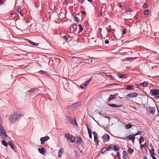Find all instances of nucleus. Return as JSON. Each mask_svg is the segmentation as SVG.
<instances>
[{
  "instance_id": "obj_31",
  "label": "nucleus",
  "mask_w": 159,
  "mask_h": 159,
  "mask_svg": "<svg viewBox=\"0 0 159 159\" xmlns=\"http://www.w3.org/2000/svg\"><path fill=\"white\" fill-rule=\"evenodd\" d=\"M107 151V148H106V147H104L101 150V152L103 154L105 152Z\"/></svg>"
},
{
  "instance_id": "obj_3",
  "label": "nucleus",
  "mask_w": 159,
  "mask_h": 159,
  "mask_svg": "<svg viewBox=\"0 0 159 159\" xmlns=\"http://www.w3.org/2000/svg\"><path fill=\"white\" fill-rule=\"evenodd\" d=\"M107 151L114 150L115 151H119L120 148L118 145H116L113 144L110 145L107 147Z\"/></svg>"
},
{
  "instance_id": "obj_13",
  "label": "nucleus",
  "mask_w": 159,
  "mask_h": 159,
  "mask_svg": "<svg viewBox=\"0 0 159 159\" xmlns=\"http://www.w3.org/2000/svg\"><path fill=\"white\" fill-rule=\"evenodd\" d=\"M38 150L39 153L43 155H44L46 153V150L43 147L41 148H39Z\"/></svg>"
},
{
  "instance_id": "obj_26",
  "label": "nucleus",
  "mask_w": 159,
  "mask_h": 159,
  "mask_svg": "<svg viewBox=\"0 0 159 159\" xmlns=\"http://www.w3.org/2000/svg\"><path fill=\"white\" fill-rule=\"evenodd\" d=\"M148 82L147 81H144L141 83L142 86L143 87H146L148 85Z\"/></svg>"
},
{
  "instance_id": "obj_22",
  "label": "nucleus",
  "mask_w": 159,
  "mask_h": 159,
  "mask_svg": "<svg viewBox=\"0 0 159 159\" xmlns=\"http://www.w3.org/2000/svg\"><path fill=\"white\" fill-rule=\"evenodd\" d=\"M63 153V150L62 148H60V149L59 150L58 152V157H61L62 154Z\"/></svg>"
},
{
  "instance_id": "obj_57",
  "label": "nucleus",
  "mask_w": 159,
  "mask_h": 159,
  "mask_svg": "<svg viewBox=\"0 0 159 159\" xmlns=\"http://www.w3.org/2000/svg\"><path fill=\"white\" fill-rule=\"evenodd\" d=\"M131 107H133V108L134 109V110L135 111L137 110V108L135 107H132V106H131Z\"/></svg>"
},
{
  "instance_id": "obj_38",
  "label": "nucleus",
  "mask_w": 159,
  "mask_h": 159,
  "mask_svg": "<svg viewBox=\"0 0 159 159\" xmlns=\"http://www.w3.org/2000/svg\"><path fill=\"white\" fill-rule=\"evenodd\" d=\"M149 152L150 156L152 157V159H157V158L154 156V155L152 153L151 151L150 150Z\"/></svg>"
},
{
  "instance_id": "obj_36",
  "label": "nucleus",
  "mask_w": 159,
  "mask_h": 159,
  "mask_svg": "<svg viewBox=\"0 0 159 159\" xmlns=\"http://www.w3.org/2000/svg\"><path fill=\"white\" fill-rule=\"evenodd\" d=\"M8 143L12 149H14L15 148L14 146L13 145V143L11 142H9Z\"/></svg>"
},
{
  "instance_id": "obj_52",
  "label": "nucleus",
  "mask_w": 159,
  "mask_h": 159,
  "mask_svg": "<svg viewBox=\"0 0 159 159\" xmlns=\"http://www.w3.org/2000/svg\"><path fill=\"white\" fill-rule=\"evenodd\" d=\"M105 44H108L109 43V41L108 40H106L105 41Z\"/></svg>"
},
{
  "instance_id": "obj_6",
  "label": "nucleus",
  "mask_w": 159,
  "mask_h": 159,
  "mask_svg": "<svg viewBox=\"0 0 159 159\" xmlns=\"http://www.w3.org/2000/svg\"><path fill=\"white\" fill-rule=\"evenodd\" d=\"M150 93H152L153 96L158 95L157 98H159V89H152L150 90Z\"/></svg>"
},
{
  "instance_id": "obj_35",
  "label": "nucleus",
  "mask_w": 159,
  "mask_h": 159,
  "mask_svg": "<svg viewBox=\"0 0 159 159\" xmlns=\"http://www.w3.org/2000/svg\"><path fill=\"white\" fill-rule=\"evenodd\" d=\"M78 26L80 28V30L78 31V33H81L82 32V31L83 30V28L82 26V25H81V24H79Z\"/></svg>"
},
{
  "instance_id": "obj_40",
  "label": "nucleus",
  "mask_w": 159,
  "mask_h": 159,
  "mask_svg": "<svg viewBox=\"0 0 159 159\" xmlns=\"http://www.w3.org/2000/svg\"><path fill=\"white\" fill-rule=\"evenodd\" d=\"M2 144L5 146H7V143L3 139V140L2 141Z\"/></svg>"
},
{
  "instance_id": "obj_19",
  "label": "nucleus",
  "mask_w": 159,
  "mask_h": 159,
  "mask_svg": "<svg viewBox=\"0 0 159 159\" xmlns=\"http://www.w3.org/2000/svg\"><path fill=\"white\" fill-rule=\"evenodd\" d=\"M38 73L40 74H43L44 75H48V73L47 71H43L42 70H40L39 71Z\"/></svg>"
},
{
  "instance_id": "obj_51",
  "label": "nucleus",
  "mask_w": 159,
  "mask_h": 159,
  "mask_svg": "<svg viewBox=\"0 0 159 159\" xmlns=\"http://www.w3.org/2000/svg\"><path fill=\"white\" fill-rule=\"evenodd\" d=\"M118 6L120 7H122V5L120 3L118 4Z\"/></svg>"
},
{
  "instance_id": "obj_42",
  "label": "nucleus",
  "mask_w": 159,
  "mask_h": 159,
  "mask_svg": "<svg viewBox=\"0 0 159 159\" xmlns=\"http://www.w3.org/2000/svg\"><path fill=\"white\" fill-rule=\"evenodd\" d=\"M71 26L73 29H75L77 28V25L76 24L74 23Z\"/></svg>"
},
{
  "instance_id": "obj_16",
  "label": "nucleus",
  "mask_w": 159,
  "mask_h": 159,
  "mask_svg": "<svg viewBox=\"0 0 159 159\" xmlns=\"http://www.w3.org/2000/svg\"><path fill=\"white\" fill-rule=\"evenodd\" d=\"M148 109L151 112V113L152 114H153L155 111V109L154 107H149L148 108Z\"/></svg>"
},
{
  "instance_id": "obj_64",
  "label": "nucleus",
  "mask_w": 159,
  "mask_h": 159,
  "mask_svg": "<svg viewBox=\"0 0 159 159\" xmlns=\"http://www.w3.org/2000/svg\"><path fill=\"white\" fill-rule=\"evenodd\" d=\"M13 14H14V13L13 12H11V15H13Z\"/></svg>"
},
{
  "instance_id": "obj_44",
  "label": "nucleus",
  "mask_w": 159,
  "mask_h": 159,
  "mask_svg": "<svg viewBox=\"0 0 159 159\" xmlns=\"http://www.w3.org/2000/svg\"><path fill=\"white\" fill-rule=\"evenodd\" d=\"M148 7V4L147 3H144L143 7L144 8H145Z\"/></svg>"
},
{
  "instance_id": "obj_17",
  "label": "nucleus",
  "mask_w": 159,
  "mask_h": 159,
  "mask_svg": "<svg viewBox=\"0 0 159 159\" xmlns=\"http://www.w3.org/2000/svg\"><path fill=\"white\" fill-rule=\"evenodd\" d=\"M108 105L112 107H120L121 106V105H117L113 104H108Z\"/></svg>"
},
{
  "instance_id": "obj_58",
  "label": "nucleus",
  "mask_w": 159,
  "mask_h": 159,
  "mask_svg": "<svg viewBox=\"0 0 159 159\" xmlns=\"http://www.w3.org/2000/svg\"><path fill=\"white\" fill-rule=\"evenodd\" d=\"M144 159H148V158L146 156H144Z\"/></svg>"
},
{
  "instance_id": "obj_59",
  "label": "nucleus",
  "mask_w": 159,
  "mask_h": 159,
  "mask_svg": "<svg viewBox=\"0 0 159 159\" xmlns=\"http://www.w3.org/2000/svg\"><path fill=\"white\" fill-rule=\"evenodd\" d=\"M134 19L135 20H137V18L136 17H134Z\"/></svg>"
},
{
  "instance_id": "obj_15",
  "label": "nucleus",
  "mask_w": 159,
  "mask_h": 159,
  "mask_svg": "<svg viewBox=\"0 0 159 159\" xmlns=\"http://www.w3.org/2000/svg\"><path fill=\"white\" fill-rule=\"evenodd\" d=\"M76 143L78 145H79L80 143L81 144L83 143V140L80 137H79L77 138L76 140Z\"/></svg>"
},
{
  "instance_id": "obj_23",
  "label": "nucleus",
  "mask_w": 159,
  "mask_h": 159,
  "mask_svg": "<svg viewBox=\"0 0 159 159\" xmlns=\"http://www.w3.org/2000/svg\"><path fill=\"white\" fill-rule=\"evenodd\" d=\"M144 146L146 147V148H148V144H147L146 142H145L143 144H140V148L141 150H142Z\"/></svg>"
},
{
  "instance_id": "obj_5",
  "label": "nucleus",
  "mask_w": 159,
  "mask_h": 159,
  "mask_svg": "<svg viewBox=\"0 0 159 159\" xmlns=\"http://www.w3.org/2000/svg\"><path fill=\"white\" fill-rule=\"evenodd\" d=\"M67 117L68 120L70 123L74 125H77L76 121L74 118L70 117L69 116H67Z\"/></svg>"
},
{
  "instance_id": "obj_54",
  "label": "nucleus",
  "mask_w": 159,
  "mask_h": 159,
  "mask_svg": "<svg viewBox=\"0 0 159 159\" xmlns=\"http://www.w3.org/2000/svg\"><path fill=\"white\" fill-rule=\"evenodd\" d=\"M102 116H103V117H105V118H108L109 119V117H106V116H104V115L103 114L102 115Z\"/></svg>"
},
{
  "instance_id": "obj_50",
  "label": "nucleus",
  "mask_w": 159,
  "mask_h": 159,
  "mask_svg": "<svg viewBox=\"0 0 159 159\" xmlns=\"http://www.w3.org/2000/svg\"><path fill=\"white\" fill-rule=\"evenodd\" d=\"M64 38L66 39V41H67V40L68 39V37L66 35H65L64 36Z\"/></svg>"
},
{
  "instance_id": "obj_37",
  "label": "nucleus",
  "mask_w": 159,
  "mask_h": 159,
  "mask_svg": "<svg viewBox=\"0 0 159 159\" xmlns=\"http://www.w3.org/2000/svg\"><path fill=\"white\" fill-rule=\"evenodd\" d=\"M135 86H136V88H139V89H142L143 88V86H142V84H137Z\"/></svg>"
},
{
  "instance_id": "obj_32",
  "label": "nucleus",
  "mask_w": 159,
  "mask_h": 159,
  "mask_svg": "<svg viewBox=\"0 0 159 159\" xmlns=\"http://www.w3.org/2000/svg\"><path fill=\"white\" fill-rule=\"evenodd\" d=\"M144 138L143 136L140 137L139 140V143L140 144H142V143L144 142Z\"/></svg>"
},
{
  "instance_id": "obj_8",
  "label": "nucleus",
  "mask_w": 159,
  "mask_h": 159,
  "mask_svg": "<svg viewBox=\"0 0 159 159\" xmlns=\"http://www.w3.org/2000/svg\"><path fill=\"white\" fill-rule=\"evenodd\" d=\"M50 138L48 136H46L44 137H41L40 140L41 143L42 144H43L45 142L49 139Z\"/></svg>"
},
{
  "instance_id": "obj_10",
  "label": "nucleus",
  "mask_w": 159,
  "mask_h": 159,
  "mask_svg": "<svg viewBox=\"0 0 159 159\" xmlns=\"http://www.w3.org/2000/svg\"><path fill=\"white\" fill-rule=\"evenodd\" d=\"M93 134L94 136V142L96 143V145H98V138L97 137L98 134L95 131L93 132Z\"/></svg>"
},
{
  "instance_id": "obj_29",
  "label": "nucleus",
  "mask_w": 159,
  "mask_h": 159,
  "mask_svg": "<svg viewBox=\"0 0 159 159\" xmlns=\"http://www.w3.org/2000/svg\"><path fill=\"white\" fill-rule=\"evenodd\" d=\"M135 58V57H126L125 59L126 61H130L134 60Z\"/></svg>"
},
{
  "instance_id": "obj_25",
  "label": "nucleus",
  "mask_w": 159,
  "mask_h": 159,
  "mask_svg": "<svg viewBox=\"0 0 159 159\" xmlns=\"http://www.w3.org/2000/svg\"><path fill=\"white\" fill-rule=\"evenodd\" d=\"M30 92L31 93L34 94L36 92V90L34 89H31L28 91V92Z\"/></svg>"
},
{
  "instance_id": "obj_49",
  "label": "nucleus",
  "mask_w": 159,
  "mask_h": 159,
  "mask_svg": "<svg viewBox=\"0 0 159 159\" xmlns=\"http://www.w3.org/2000/svg\"><path fill=\"white\" fill-rule=\"evenodd\" d=\"M75 19L76 20L77 22H78L80 21V19L77 17L75 16Z\"/></svg>"
},
{
  "instance_id": "obj_55",
  "label": "nucleus",
  "mask_w": 159,
  "mask_h": 159,
  "mask_svg": "<svg viewBox=\"0 0 159 159\" xmlns=\"http://www.w3.org/2000/svg\"><path fill=\"white\" fill-rule=\"evenodd\" d=\"M107 30L108 31L110 32L111 31V29L109 28L108 29H107Z\"/></svg>"
},
{
  "instance_id": "obj_11",
  "label": "nucleus",
  "mask_w": 159,
  "mask_h": 159,
  "mask_svg": "<svg viewBox=\"0 0 159 159\" xmlns=\"http://www.w3.org/2000/svg\"><path fill=\"white\" fill-rule=\"evenodd\" d=\"M90 81V80H88L87 81L83 83L82 84V85H80L79 86V87L81 89L84 88L87 86L88 85V84L89 83Z\"/></svg>"
},
{
  "instance_id": "obj_30",
  "label": "nucleus",
  "mask_w": 159,
  "mask_h": 159,
  "mask_svg": "<svg viewBox=\"0 0 159 159\" xmlns=\"http://www.w3.org/2000/svg\"><path fill=\"white\" fill-rule=\"evenodd\" d=\"M17 12L19 13L21 16H23V15L21 12V9L20 7H19L17 8Z\"/></svg>"
},
{
  "instance_id": "obj_41",
  "label": "nucleus",
  "mask_w": 159,
  "mask_h": 159,
  "mask_svg": "<svg viewBox=\"0 0 159 159\" xmlns=\"http://www.w3.org/2000/svg\"><path fill=\"white\" fill-rule=\"evenodd\" d=\"M29 43H30L31 44H32L34 45V46H38V43H34L33 41H30L29 42Z\"/></svg>"
},
{
  "instance_id": "obj_9",
  "label": "nucleus",
  "mask_w": 159,
  "mask_h": 159,
  "mask_svg": "<svg viewBox=\"0 0 159 159\" xmlns=\"http://www.w3.org/2000/svg\"><path fill=\"white\" fill-rule=\"evenodd\" d=\"M138 94L137 93H130L128 94L126 96V98H131L135 97H136L137 96Z\"/></svg>"
},
{
  "instance_id": "obj_18",
  "label": "nucleus",
  "mask_w": 159,
  "mask_h": 159,
  "mask_svg": "<svg viewBox=\"0 0 159 159\" xmlns=\"http://www.w3.org/2000/svg\"><path fill=\"white\" fill-rule=\"evenodd\" d=\"M87 128L88 132L90 138H92V131L91 130L89 129L87 125H86Z\"/></svg>"
},
{
  "instance_id": "obj_7",
  "label": "nucleus",
  "mask_w": 159,
  "mask_h": 159,
  "mask_svg": "<svg viewBox=\"0 0 159 159\" xmlns=\"http://www.w3.org/2000/svg\"><path fill=\"white\" fill-rule=\"evenodd\" d=\"M110 138L109 135L108 134H105L102 136L103 142L104 143L105 142L108 141L110 139Z\"/></svg>"
},
{
  "instance_id": "obj_45",
  "label": "nucleus",
  "mask_w": 159,
  "mask_h": 159,
  "mask_svg": "<svg viewBox=\"0 0 159 159\" xmlns=\"http://www.w3.org/2000/svg\"><path fill=\"white\" fill-rule=\"evenodd\" d=\"M132 11V9L130 8H128L126 9L125 11L128 12V11Z\"/></svg>"
},
{
  "instance_id": "obj_61",
  "label": "nucleus",
  "mask_w": 159,
  "mask_h": 159,
  "mask_svg": "<svg viewBox=\"0 0 159 159\" xmlns=\"http://www.w3.org/2000/svg\"><path fill=\"white\" fill-rule=\"evenodd\" d=\"M88 1L90 2H92V0H87Z\"/></svg>"
},
{
  "instance_id": "obj_63",
  "label": "nucleus",
  "mask_w": 159,
  "mask_h": 159,
  "mask_svg": "<svg viewBox=\"0 0 159 159\" xmlns=\"http://www.w3.org/2000/svg\"><path fill=\"white\" fill-rule=\"evenodd\" d=\"M84 1V0H79V1L81 2H83Z\"/></svg>"
},
{
  "instance_id": "obj_34",
  "label": "nucleus",
  "mask_w": 159,
  "mask_h": 159,
  "mask_svg": "<svg viewBox=\"0 0 159 159\" xmlns=\"http://www.w3.org/2000/svg\"><path fill=\"white\" fill-rule=\"evenodd\" d=\"M134 151V150L133 149L130 148H129L128 149V152L129 153L132 154L133 152Z\"/></svg>"
},
{
  "instance_id": "obj_39",
  "label": "nucleus",
  "mask_w": 159,
  "mask_h": 159,
  "mask_svg": "<svg viewBox=\"0 0 159 159\" xmlns=\"http://www.w3.org/2000/svg\"><path fill=\"white\" fill-rule=\"evenodd\" d=\"M150 11L149 10H146L144 11V14L145 15H149L150 13Z\"/></svg>"
},
{
  "instance_id": "obj_53",
  "label": "nucleus",
  "mask_w": 159,
  "mask_h": 159,
  "mask_svg": "<svg viewBox=\"0 0 159 159\" xmlns=\"http://www.w3.org/2000/svg\"><path fill=\"white\" fill-rule=\"evenodd\" d=\"M82 13L84 16H85L86 15V13L84 11H82Z\"/></svg>"
},
{
  "instance_id": "obj_2",
  "label": "nucleus",
  "mask_w": 159,
  "mask_h": 159,
  "mask_svg": "<svg viewBox=\"0 0 159 159\" xmlns=\"http://www.w3.org/2000/svg\"><path fill=\"white\" fill-rule=\"evenodd\" d=\"M19 116L18 114L17 113H14L9 116V120L11 123L16 122Z\"/></svg>"
},
{
  "instance_id": "obj_20",
  "label": "nucleus",
  "mask_w": 159,
  "mask_h": 159,
  "mask_svg": "<svg viewBox=\"0 0 159 159\" xmlns=\"http://www.w3.org/2000/svg\"><path fill=\"white\" fill-rule=\"evenodd\" d=\"M127 153L125 151H123V159H126L127 157Z\"/></svg>"
},
{
  "instance_id": "obj_4",
  "label": "nucleus",
  "mask_w": 159,
  "mask_h": 159,
  "mask_svg": "<svg viewBox=\"0 0 159 159\" xmlns=\"http://www.w3.org/2000/svg\"><path fill=\"white\" fill-rule=\"evenodd\" d=\"M65 137L67 138L69 140L71 143H74L75 141V138L73 137L70 134H65Z\"/></svg>"
},
{
  "instance_id": "obj_27",
  "label": "nucleus",
  "mask_w": 159,
  "mask_h": 159,
  "mask_svg": "<svg viewBox=\"0 0 159 159\" xmlns=\"http://www.w3.org/2000/svg\"><path fill=\"white\" fill-rule=\"evenodd\" d=\"M79 58L78 57H74L71 58V61H78Z\"/></svg>"
},
{
  "instance_id": "obj_21",
  "label": "nucleus",
  "mask_w": 159,
  "mask_h": 159,
  "mask_svg": "<svg viewBox=\"0 0 159 159\" xmlns=\"http://www.w3.org/2000/svg\"><path fill=\"white\" fill-rule=\"evenodd\" d=\"M117 75L120 78H124L125 77V75L124 74L118 73L117 74Z\"/></svg>"
},
{
  "instance_id": "obj_33",
  "label": "nucleus",
  "mask_w": 159,
  "mask_h": 159,
  "mask_svg": "<svg viewBox=\"0 0 159 159\" xmlns=\"http://www.w3.org/2000/svg\"><path fill=\"white\" fill-rule=\"evenodd\" d=\"M132 125L130 124H128L125 125V127L126 129H129L131 128Z\"/></svg>"
},
{
  "instance_id": "obj_60",
  "label": "nucleus",
  "mask_w": 159,
  "mask_h": 159,
  "mask_svg": "<svg viewBox=\"0 0 159 159\" xmlns=\"http://www.w3.org/2000/svg\"><path fill=\"white\" fill-rule=\"evenodd\" d=\"M0 2H1V3H3V2L2 0H0Z\"/></svg>"
},
{
  "instance_id": "obj_46",
  "label": "nucleus",
  "mask_w": 159,
  "mask_h": 159,
  "mask_svg": "<svg viewBox=\"0 0 159 159\" xmlns=\"http://www.w3.org/2000/svg\"><path fill=\"white\" fill-rule=\"evenodd\" d=\"M126 89L128 90L131 89H132V87L130 85H128L126 87Z\"/></svg>"
},
{
  "instance_id": "obj_12",
  "label": "nucleus",
  "mask_w": 159,
  "mask_h": 159,
  "mask_svg": "<svg viewBox=\"0 0 159 159\" xmlns=\"http://www.w3.org/2000/svg\"><path fill=\"white\" fill-rule=\"evenodd\" d=\"M118 94V93H116L114 95L111 94L109 95V97L107 99V101L108 102L110 101L113 99L115 98H116V96Z\"/></svg>"
},
{
  "instance_id": "obj_43",
  "label": "nucleus",
  "mask_w": 159,
  "mask_h": 159,
  "mask_svg": "<svg viewBox=\"0 0 159 159\" xmlns=\"http://www.w3.org/2000/svg\"><path fill=\"white\" fill-rule=\"evenodd\" d=\"M142 133V132L141 131H139L137 133H136V134H134V136H136L137 135H140Z\"/></svg>"
},
{
  "instance_id": "obj_1",
  "label": "nucleus",
  "mask_w": 159,
  "mask_h": 159,
  "mask_svg": "<svg viewBox=\"0 0 159 159\" xmlns=\"http://www.w3.org/2000/svg\"><path fill=\"white\" fill-rule=\"evenodd\" d=\"M0 135L2 138L3 139L7 140V138L8 137L3 127L1 125H0Z\"/></svg>"
},
{
  "instance_id": "obj_14",
  "label": "nucleus",
  "mask_w": 159,
  "mask_h": 159,
  "mask_svg": "<svg viewBox=\"0 0 159 159\" xmlns=\"http://www.w3.org/2000/svg\"><path fill=\"white\" fill-rule=\"evenodd\" d=\"M134 135L130 134L127 136V138L131 140L133 142L135 138Z\"/></svg>"
},
{
  "instance_id": "obj_48",
  "label": "nucleus",
  "mask_w": 159,
  "mask_h": 159,
  "mask_svg": "<svg viewBox=\"0 0 159 159\" xmlns=\"http://www.w3.org/2000/svg\"><path fill=\"white\" fill-rule=\"evenodd\" d=\"M126 30H127L125 28L123 29V30H122V34H124L125 33Z\"/></svg>"
},
{
  "instance_id": "obj_24",
  "label": "nucleus",
  "mask_w": 159,
  "mask_h": 159,
  "mask_svg": "<svg viewBox=\"0 0 159 159\" xmlns=\"http://www.w3.org/2000/svg\"><path fill=\"white\" fill-rule=\"evenodd\" d=\"M107 78L109 80H114V78L111 75H106Z\"/></svg>"
},
{
  "instance_id": "obj_47",
  "label": "nucleus",
  "mask_w": 159,
  "mask_h": 159,
  "mask_svg": "<svg viewBox=\"0 0 159 159\" xmlns=\"http://www.w3.org/2000/svg\"><path fill=\"white\" fill-rule=\"evenodd\" d=\"M116 156L118 157V159H120V153L119 152H117L116 153Z\"/></svg>"
},
{
  "instance_id": "obj_62",
  "label": "nucleus",
  "mask_w": 159,
  "mask_h": 159,
  "mask_svg": "<svg viewBox=\"0 0 159 159\" xmlns=\"http://www.w3.org/2000/svg\"><path fill=\"white\" fill-rule=\"evenodd\" d=\"M98 114H99L100 115H102V113H101L100 112H98Z\"/></svg>"
},
{
  "instance_id": "obj_28",
  "label": "nucleus",
  "mask_w": 159,
  "mask_h": 159,
  "mask_svg": "<svg viewBox=\"0 0 159 159\" xmlns=\"http://www.w3.org/2000/svg\"><path fill=\"white\" fill-rule=\"evenodd\" d=\"M118 85V84H117L115 83H112V84H108L106 85V86H105V88L109 87H110L111 86L113 85Z\"/></svg>"
},
{
  "instance_id": "obj_56",
  "label": "nucleus",
  "mask_w": 159,
  "mask_h": 159,
  "mask_svg": "<svg viewBox=\"0 0 159 159\" xmlns=\"http://www.w3.org/2000/svg\"><path fill=\"white\" fill-rule=\"evenodd\" d=\"M157 111H158V113H159V107H158V106L157 105Z\"/></svg>"
}]
</instances>
